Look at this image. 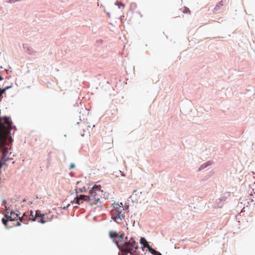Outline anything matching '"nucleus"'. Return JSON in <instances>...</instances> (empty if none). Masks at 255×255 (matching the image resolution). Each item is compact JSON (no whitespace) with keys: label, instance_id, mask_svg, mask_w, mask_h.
Wrapping results in <instances>:
<instances>
[{"label":"nucleus","instance_id":"obj_5","mask_svg":"<svg viewBox=\"0 0 255 255\" xmlns=\"http://www.w3.org/2000/svg\"><path fill=\"white\" fill-rule=\"evenodd\" d=\"M5 208L6 211L5 217H6V218L9 219V221H10L17 220L18 217V215L17 213H15L12 211H10V212H9L6 206L5 207Z\"/></svg>","mask_w":255,"mask_h":255},{"label":"nucleus","instance_id":"obj_10","mask_svg":"<svg viewBox=\"0 0 255 255\" xmlns=\"http://www.w3.org/2000/svg\"><path fill=\"white\" fill-rule=\"evenodd\" d=\"M148 251L152 255H162L159 252L155 251L152 249L151 247L149 248Z\"/></svg>","mask_w":255,"mask_h":255},{"label":"nucleus","instance_id":"obj_1","mask_svg":"<svg viewBox=\"0 0 255 255\" xmlns=\"http://www.w3.org/2000/svg\"><path fill=\"white\" fill-rule=\"evenodd\" d=\"M102 197V190L101 187L95 185L90 191L88 196L81 195L75 198V203L80 205L83 203V201L88 202L91 206L98 204L100 202Z\"/></svg>","mask_w":255,"mask_h":255},{"label":"nucleus","instance_id":"obj_9","mask_svg":"<svg viewBox=\"0 0 255 255\" xmlns=\"http://www.w3.org/2000/svg\"><path fill=\"white\" fill-rule=\"evenodd\" d=\"M148 251L152 255H162L159 252L155 251L152 249L151 247L149 248Z\"/></svg>","mask_w":255,"mask_h":255},{"label":"nucleus","instance_id":"obj_19","mask_svg":"<svg viewBox=\"0 0 255 255\" xmlns=\"http://www.w3.org/2000/svg\"><path fill=\"white\" fill-rule=\"evenodd\" d=\"M117 112H118V109H116L115 110V113H117Z\"/></svg>","mask_w":255,"mask_h":255},{"label":"nucleus","instance_id":"obj_4","mask_svg":"<svg viewBox=\"0 0 255 255\" xmlns=\"http://www.w3.org/2000/svg\"><path fill=\"white\" fill-rule=\"evenodd\" d=\"M31 219V221H36L38 222L41 223L42 224H44L47 221V220H45L44 215L41 214L40 211L39 210H37L35 212V213L34 214V218Z\"/></svg>","mask_w":255,"mask_h":255},{"label":"nucleus","instance_id":"obj_12","mask_svg":"<svg viewBox=\"0 0 255 255\" xmlns=\"http://www.w3.org/2000/svg\"><path fill=\"white\" fill-rule=\"evenodd\" d=\"M29 218L28 220H31V219L30 218H34V212L32 211H30L29 213Z\"/></svg>","mask_w":255,"mask_h":255},{"label":"nucleus","instance_id":"obj_2","mask_svg":"<svg viewBox=\"0 0 255 255\" xmlns=\"http://www.w3.org/2000/svg\"><path fill=\"white\" fill-rule=\"evenodd\" d=\"M126 241L122 245H119L118 242L114 240L118 248L122 251L121 255H128V253L131 255L132 251L138 248L137 243L132 238L128 241V238L126 237Z\"/></svg>","mask_w":255,"mask_h":255},{"label":"nucleus","instance_id":"obj_15","mask_svg":"<svg viewBox=\"0 0 255 255\" xmlns=\"http://www.w3.org/2000/svg\"><path fill=\"white\" fill-rule=\"evenodd\" d=\"M118 238H119V239H120V241H121V242L124 241V234H122L121 235H119Z\"/></svg>","mask_w":255,"mask_h":255},{"label":"nucleus","instance_id":"obj_6","mask_svg":"<svg viewBox=\"0 0 255 255\" xmlns=\"http://www.w3.org/2000/svg\"><path fill=\"white\" fill-rule=\"evenodd\" d=\"M223 1L222 0L220 1L219 3H218L216 4V6L214 7L213 9V12H216L220 10L223 6Z\"/></svg>","mask_w":255,"mask_h":255},{"label":"nucleus","instance_id":"obj_11","mask_svg":"<svg viewBox=\"0 0 255 255\" xmlns=\"http://www.w3.org/2000/svg\"><path fill=\"white\" fill-rule=\"evenodd\" d=\"M28 218H29V213H27V214H26V213H25L24 214H23L22 217L20 219V220L21 222L26 221L28 220Z\"/></svg>","mask_w":255,"mask_h":255},{"label":"nucleus","instance_id":"obj_8","mask_svg":"<svg viewBox=\"0 0 255 255\" xmlns=\"http://www.w3.org/2000/svg\"><path fill=\"white\" fill-rule=\"evenodd\" d=\"M109 235H110V237L111 238L113 239L114 242V240L115 241H117L115 239V238H117L119 236V234L117 232H113V231H110L109 232Z\"/></svg>","mask_w":255,"mask_h":255},{"label":"nucleus","instance_id":"obj_13","mask_svg":"<svg viewBox=\"0 0 255 255\" xmlns=\"http://www.w3.org/2000/svg\"><path fill=\"white\" fill-rule=\"evenodd\" d=\"M182 12L183 13H190V10H189V9L188 8L185 7L183 9Z\"/></svg>","mask_w":255,"mask_h":255},{"label":"nucleus","instance_id":"obj_20","mask_svg":"<svg viewBox=\"0 0 255 255\" xmlns=\"http://www.w3.org/2000/svg\"><path fill=\"white\" fill-rule=\"evenodd\" d=\"M20 225V224L19 222H18L16 225L17 226H19Z\"/></svg>","mask_w":255,"mask_h":255},{"label":"nucleus","instance_id":"obj_7","mask_svg":"<svg viewBox=\"0 0 255 255\" xmlns=\"http://www.w3.org/2000/svg\"><path fill=\"white\" fill-rule=\"evenodd\" d=\"M140 244H142L143 246V247L144 248H146L147 249V250H148L149 248L150 247V246L148 244V242L143 238H141L140 240Z\"/></svg>","mask_w":255,"mask_h":255},{"label":"nucleus","instance_id":"obj_18","mask_svg":"<svg viewBox=\"0 0 255 255\" xmlns=\"http://www.w3.org/2000/svg\"><path fill=\"white\" fill-rule=\"evenodd\" d=\"M9 88V87H6L5 88H4V89H5V91L8 89V88Z\"/></svg>","mask_w":255,"mask_h":255},{"label":"nucleus","instance_id":"obj_16","mask_svg":"<svg viewBox=\"0 0 255 255\" xmlns=\"http://www.w3.org/2000/svg\"><path fill=\"white\" fill-rule=\"evenodd\" d=\"M5 92V89H3L2 90H0V93L2 95V94Z\"/></svg>","mask_w":255,"mask_h":255},{"label":"nucleus","instance_id":"obj_14","mask_svg":"<svg viewBox=\"0 0 255 255\" xmlns=\"http://www.w3.org/2000/svg\"><path fill=\"white\" fill-rule=\"evenodd\" d=\"M8 221H9V219L8 218H7V219H5L4 218L2 219V222L5 225V227H7V222Z\"/></svg>","mask_w":255,"mask_h":255},{"label":"nucleus","instance_id":"obj_3","mask_svg":"<svg viewBox=\"0 0 255 255\" xmlns=\"http://www.w3.org/2000/svg\"><path fill=\"white\" fill-rule=\"evenodd\" d=\"M112 211V218L118 224H121L125 220V211L123 206L117 205Z\"/></svg>","mask_w":255,"mask_h":255},{"label":"nucleus","instance_id":"obj_23","mask_svg":"<svg viewBox=\"0 0 255 255\" xmlns=\"http://www.w3.org/2000/svg\"><path fill=\"white\" fill-rule=\"evenodd\" d=\"M136 192V190H135L133 192Z\"/></svg>","mask_w":255,"mask_h":255},{"label":"nucleus","instance_id":"obj_22","mask_svg":"<svg viewBox=\"0 0 255 255\" xmlns=\"http://www.w3.org/2000/svg\"><path fill=\"white\" fill-rule=\"evenodd\" d=\"M2 79V78L0 76V80H1Z\"/></svg>","mask_w":255,"mask_h":255},{"label":"nucleus","instance_id":"obj_17","mask_svg":"<svg viewBox=\"0 0 255 255\" xmlns=\"http://www.w3.org/2000/svg\"><path fill=\"white\" fill-rule=\"evenodd\" d=\"M74 167H75V165H74V164L73 163H71V164H70V168H74Z\"/></svg>","mask_w":255,"mask_h":255},{"label":"nucleus","instance_id":"obj_21","mask_svg":"<svg viewBox=\"0 0 255 255\" xmlns=\"http://www.w3.org/2000/svg\"><path fill=\"white\" fill-rule=\"evenodd\" d=\"M2 95L0 93V98H1Z\"/></svg>","mask_w":255,"mask_h":255}]
</instances>
